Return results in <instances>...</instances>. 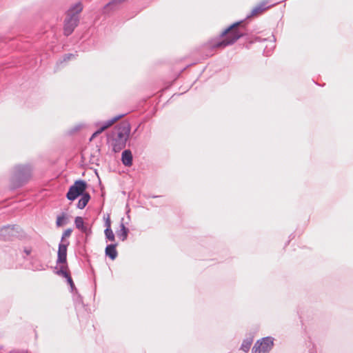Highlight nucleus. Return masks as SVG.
Here are the masks:
<instances>
[{"mask_svg":"<svg viewBox=\"0 0 353 353\" xmlns=\"http://www.w3.org/2000/svg\"><path fill=\"white\" fill-rule=\"evenodd\" d=\"M243 21L236 22L223 30L220 38L212 40L210 43V47L214 48H223L228 46L234 43L239 39L244 36V32L239 28Z\"/></svg>","mask_w":353,"mask_h":353,"instance_id":"1","label":"nucleus"},{"mask_svg":"<svg viewBox=\"0 0 353 353\" xmlns=\"http://www.w3.org/2000/svg\"><path fill=\"white\" fill-rule=\"evenodd\" d=\"M130 132L128 123H122L114 128L110 138V143L114 152H119L125 147Z\"/></svg>","mask_w":353,"mask_h":353,"instance_id":"2","label":"nucleus"},{"mask_svg":"<svg viewBox=\"0 0 353 353\" xmlns=\"http://www.w3.org/2000/svg\"><path fill=\"white\" fill-rule=\"evenodd\" d=\"M83 6L81 3H77L68 11L64 21L63 32L66 36L70 35L77 26L79 18L78 14L81 12Z\"/></svg>","mask_w":353,"mask_h":353,"instance_id":"3","label":"nucleus"},{"mask_svg":"<svg viewBox=\"0 0 353 353\" xmlns=\"http://www.w3.org/2000/svg\"><path fill=\"white\" fill-rule=\"evenodd\" d=\"M31 168L28 165H17L14 168L12 180L16 181L17 186H21L31 176Z\"/></svg>","mask_w":353,"mask_h":353,"instance_id":"4","label":"nucleus"},{"mask_svg":"<svg viewBox=\"0 0 353 353\" xmlns=\"http://www.w3.org/2000/svg\"><path fill=\"white\" fill-rule=\"evenodd\" d=\"M87 183L85 181L78 180L71 185L67 192L66 197L70 201H74L78 196L85 193Z\"/></svg>","mask_w":353,"mask_h":353,"instance_id":"5","label":"nucleus"},{"mask_svg":"<svg viewBox=\"0 0 353 353\" xmlns=\"http://www.w3.org/2000/svg\"><path fill=\"white\" fill-rule=\"evenodd\" d=\"M273 339L270 336L263 338L256 342L252 347V353H268L273 347Z\"/></svg>","mask_w":353,"mask_h":353,"instance_id":"6","label":"nucleus"},{"mask_svg":"<svg viewBox=\"0 0 353 353\" xmlns=\"http://www.w3.org/2000/svg\"><path fill=\"white\" fill-rule=\"evenodd\" d=\"M68 245L69 241H65L59 244L57 263H67V248Z\"/></svg>","mask_w":353,"mask_h":353,"instance_id":"7","label":"nucleus"},{"mask_svg":"<svg viewBox=\"0 0 353 353\" xmlns=\"http://www.w3.org/2000/svg\"><path fill=\"white\" fill-rule=\"evenodd\" d=\"M123 116H124V114H120V115L116 116L114 118L105 121L104 123V124L92 134L91 139H92L93 137H96L97 135L101 134L103 131H104L105 129H107L108 128L111 126L114 122L118 121L119 119H121Z\"/></svg>","mask_w":353,"mask_h":353,"instance_id":"8","label":"nucleus"},{"mask_svg":"<svg viewBox=\"0 0 353 353\" xmlns=\"http://www.w3.org/2000/svg\"><path fill=\"white\" fill-rule=\"evenodd\" d=\"M74 224L76 228L83 233H85L86 236L91 234V229L84 225L83 219L81 216H77L75 218Z\"/></svg>","mask_w":353,"mask_h":353,"instance_id":"9","label":"nucleus"},{"mask_svg":"<svg viewBox=\"0 0 353 353\" xmlns=\"http://www.w3.org/2000/svg\"><path fill=\"white\" fill-rule=\"evenodd\" d=\"M267 4L268 2H261L252 10L250 14L247 16V18H250L251 17L256 16L262 13L264 10L270 7V6H268Z\"/></svg>","mask_w":353,"mask_h":353,"instance_id":"10","label":"nucleus"},{"mask_svg":"<svg viewBox=\"0 0 353 353\" xmlns=\"http://www.w3.org/2000/svg\"><path fill=\"white\" fill-rule=\"evenodd\" d=\"M118 245V243H112L108 245L105 250V253L107 256H108L112 260H114L117 255L118 252L116 250V247Z\"/></svg>","mask_w":353,"mask_h":353,"instance_id":"11","label":"nucleus"},{"mask_svg":"<svg viewBox=\"0 0 353 353\" xmlns=\"http://www.w3.org/2000/svg\"><path fill=\"white\" fill-rule=\"evenodd\" d=\"M121 161L124 165L128 167L132 165V154L130 150H125L122 152Z\"/></svg>","mask_w":353,"mask_h":353,"instance_id":"12","label":"nucleus"},{"mask_svg":"<svg viewBox=\"0 0 353 353\" xmlns=\"http://www.w3.org/2000/svg\"><path fill=\"white\" fill-rule=\"evenodd\" d=\"M120 230L116 232L117 237L121 239L122 241H124L127 239L129 229L126 228L123 222L120 224Z\"/></svg>","mask_w":353,"mask_h":353,"instance_id":"13","label":"nucleus"},{"mask_svg":"<svg viewBox=\"0 0 353 353\" xmlns=\"http://www.w3.org/2000/svg\"><path fill=\"white\" fill-rule=\"evenodd\" d=\"M90 199V195L88 192H85L81 195V199L79 200L77 203V208L83 209L88 204V201Z\"/></svg>","mask_w":353,"mask_h":353,"instance_id":"14","label":"nucleus"},{"mask_svg":"<svg viewBox=\"0 0 353 353\" xmlns=\"http://www.w3.org/2000/svg\"><path fill=\"white\" fill-rule=\"evenodd\" d=\"M68 214L65 212H62L57 217L56 225L57 227H61L67 223Z\"/></svg>","mask_w":353,"mask_h":353,"instance_id":"15","label":"nucleus"},{"mask_svg":"<svg viewBox=\"0 0 353 353\" xmlns=\"http://www.w3.org/2000/svg\"><path fill=\"white\" fill-rule=\"evenodd\" d=\"M67 269H68L67 263L61 264L59 270H57V274L63 276V277L67 279L68 276H70V273L68 272Z\"/></svg>","mask_w":353,"mask_h":353,"instance_id":"16","label":"nucleus"},{"mask_svg":"<svg viewBox=\"0 0 353 353\" xmlns=\"http://www.w3.org/2000/svg\"><path fill=\"white\" fill-rule=\"evenodd\" d=\"M104 234L107 241H114L115 236L111 228H105L104 230Z\"/></svg>","mask_w":353,"mask_h":353,"instance_id":"17","label":"nucleus"},{"mask_svg":"<svg viewBox=\"0 0 353 353\" xmlns=\"http://www.w3.org/2000/svg\"><path fill=\"white\" fill-rule=\"evenodd\" d=\"M12 230L13 228L10 225L4 226L0 230V236L4 239H8L9 238L7 237V233L12 232Z\"/></svg>","mask_w":353,"mask_h":353,"instance_id":"18","label":"nucleus"},{"mask_svg":"<svg viewBox=\"0 0 353 353\" xmlns=\"http://www.w3.org/2000/svg\"><path fill=\"white\" fill-rule=\"evenodd\" d=\"M252 341H243L241 344V349L244 352H248L251 346Z\"/></svg>","mask_w":353,"mask_h":353,"instance_id":"19","label":"nucleus"},{"mask_svg":"<svg viewBox=\"0 0 353 353\" xmlns=\"http://www.w3.org/2000/svg\"><path fill=\"white\" fill-rule=\"evenodd\" d=\"M72 232V230L71 228L65 230L62 234L61 243H64L65 241H64V239L66 237H69L71 235Z\"/></svg>","mask_w":353,"mask_h":353,"instance_id":"20","label":"nucleus"},{"mask_svg":"<svg viewBox=\"0 0 353 353\" xmlns=\"http://www.w3.org/2000/svg\"><path fill=\"white\" fill-rule=\"evenodd\" d=\"M14 256L9 257V261H11L12 262H9L8 265H6L8 268H17V265L14 262Z\"/></svg>","mask_w":353,"mask_h":353,"instance_id":"21","label":"nucleus"},{"mask_svg":"<svg viewBox=\"0 0 353 353\" xmlns=\"http://www.w3.org/2000/svg\"><path fill=\"white\" fill-rule=\"evenodd\" d=\"M67 281L69 283L72 290H73L75 288V287H74V284L73 281L70 276L67 278Z\"/></svg>","mask_w":353,"mask_h":353,"instance_id":"22","label":"nucleus"},{"mask_svg":"<svg viewBox=\"0 0 353 353\" xmlns=\"http://www.w3.org/2000/svg\"><path fill=\"white\" fill-rule=\"evenodd\" d=\"M23 252L26 254V256H29L32 252V248L30 247H26L23 249Z\"/></svg>","mask_w":353,"mask_h":353,"instance_id":"23","label":"nucleus"},{"mask_svg":"<svg viewBox=\"0 0 353 353\" xmlns=\"http://www.w3.org/2000/svg\"><path fill=\"white\" fill-rule=\"evenodd\" d=\"M105 228H111V221H110L109 216L107 217V219L105 220Z\"/></svg>","mask_w":353,"mask_h":353,"instance_id":"24","label":"nucleus"},{"mask_svg":"<svg viewBox=\"0 0 353 353\" xmlns=\"http://www.w3.org/2000/svg\"><path fill=\"white\" fill-rule=\"evenodd\" d=\"M74 55L73 54H65L63 57V61H67L70 60L72 57H73Z\"/></svg>","mask_w":353,"mask_h":353,"instance_id":"25","label":"nucleus"},{"mask_svg":"<svg viewBox=\"0 0 353 353\" xmlns=\"http://www.w3.org/2000/svg\"><path fill=\"white\" fill-rule=\"evenodd\" d=\"M9 262L10 263V262H11V261H9V258H8V261H6V263H7V264H6V265H8Z\"/></svg>","mask_w":353,"mask_h":353,"instance_id":"26","label":"nucleus"}]
</instances>
